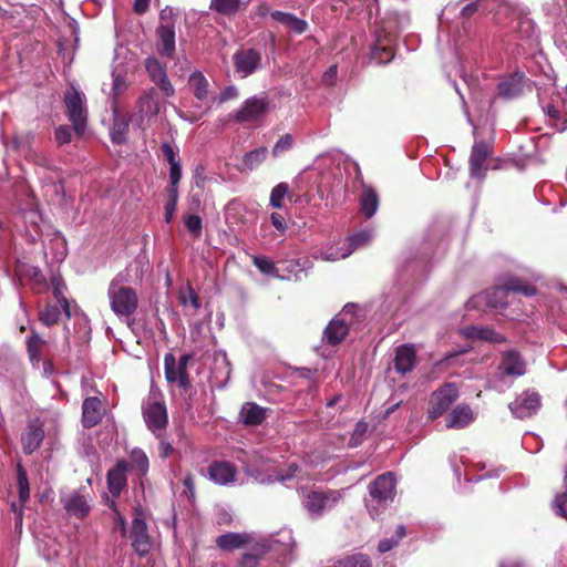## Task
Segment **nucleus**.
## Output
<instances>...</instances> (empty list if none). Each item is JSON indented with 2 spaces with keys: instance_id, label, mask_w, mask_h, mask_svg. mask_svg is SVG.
<instances>
[{
  "instance_id": "nucleus-62",
  "label": "nucleus",
  "mask_w": 567,
  "mask_h": 567,
  "mask_svg": "<svg viewBox=\"0 0 567 567\" xmlns=\"http://www.w3.org/2000/svg\"><path fill=\"white\" fill-rule=\"evenodd\" d=\"M240 567H258V557L254 554H244L240 561Z\"/></svg>"
},
{
  "instance_id": "nucleus-14",
  "label": "nucleus",
  "mask_w": 567,
  "mask_h": 567,
  "mask_svg": "<svg viewBox=\"0 0 567 567\" xmlns=\"http://www.w3.org/2000/svg\"><path fill=\"white\" fill-rule=\"evenodd\" d=\"M132 547L138 556H146L151 548L152 542L147 532V525L142 512L136 511L135 517L131 526Z\"/></svg>"
},
{
  "instance_id": "nucleus-35",
  "label": "nucleus",
  "mask_w": 567,
  "mask_h": 567,
  "mask_svg": "<svg viewBox=\"0 0 567 567\" xmlns=\"http://www.w3.org/2000/svg\"><path fill=\"white\" fill-rule=\"evenodd\" d=\"M44 343V339L34 330H32L31 336L27 339V353L31 364L35 368L40 364L41 351Z\"/></svg>"
},
{
  "instance_id": "nucleus-7",
  "label": "nucleus",
  "mask_w": 567,
  "mask_h": 567,
  "mask_svg": "<svg viewBox=\"0 0 567 567\" xmlns=\"http://www.w3.org/2000/svg\"><path fill=\"white\" fill-rule=\"evenodd\" d=\"M173 9L165 8L161 11V24L157 27V52L165 58H172L175 53V24L172 21Z\"/></svg>"
},
{
  "instance_id": "nucleus-36",
  "label": "nucleus",
  "mask_w": 567,
  "mask_h": 567,
  "mask_svg": "<svg viewBox=\"0 0 567 567\" xmlns=\"http://www.w3.org/2000/svg\"><path fill=\"white\" fill-rule=\"evenodd\" d=\"M270 17L280 22L281 24L288 27L296 33H303L307 29V22L297 18L296 16L282 11H272Z\"/></svg>"
},
{
  "instance_id": "nucleus-61",
  "label": "nucleus",
  "mask_w": 567,
  "mask_h": 567,
  "mask_svg": "<svg viewBox=\"0 0 567 567\" xmlns=\"http://www.w3.org/2000/svg\"><path fill=\"white\" fill-rule=\"evenodd\" d=\"M237 96H238V89L235 85H229L220 92V94L218 96V102L224 103L226 101L236 99Z\"/></svg>"
},
{
  "instance_id": "nucleus-20",
  "label": "nucleus",
  "mask_w": 567,
  "mask_h": 567,
  "mask_svg": "<svg viewBox=\"0 0 567 567\" xmlns=\"http://www.w3.org/2000/svg\"><path fill=\"white\" fill-rule=\"evenodd\" d=\"M61 502L66 513L79 519L85 518L91 512V505L87 496L81 494L79 491H73L70 494L62 496Z\"/></svg>"
},
{
  "instance_id": "nucleus-34",
  "label": "nucleus",
  "mask_w": 567,
  "mask_h": 567,
  "mask_svg": "<svg viewBox=\"0 0 567 567\" xmlns=\"http://www.w3.org/2000/svg\"><path fill=\"white\" fill-rule=\"evenodd\" d=\"M138 112L142 116H156L159 112V104L154 89L146 91L138 100Z\"/></svg>"
},
{
  "instance_id": "nucleus-3",
  "label": "nucleus",
  "mask_w": 567,
  "mask_h": 567,
  "mask_svg": "<svg viewBox=\"0 0 567 567\" xmlns=\"http://www.w3.org/2000/svg\"><path fill=\"white\" fill-rule=\"evenodd\" d=\"M244 472L246 473V475H248L259 484H272L279 482L288 486L291 481L300 483L312 480L310 473L307 470L299 466L297 463H290L286 472H266L251 464H247L244 466Z\"/></svg>"
},
{
  "instance_id": "nucleus-6",
  "label": "nucleus",
  "mask_w": 567,
  "mask_h": 567,
  "mask_svg": "<svg viewBox=\"0 0 567 567\" xmlns=\"http://www.w3.org/2000/svg\"><path fill=\"white\" fill-rule=\"evenodd\" d=\"M64 103L68 111V117L72 123V128L78 135H82L86 127L87 111L84 103L83 95L72 86L65 93Z\"/></svg>"
},
{
  "instance_id": "nucleus-56",
  "label": "nucleus",
  "mask_w": 567,
  "mask_h": 567,
  "mask_svg": "<svg viewBox=\"0 0 567 567\" xmlns=\"http://www.w3.org/2000/svg\"><path fill=\"white\" fill-rule=\"evenodd\" d=\"M181 302L184 306H187L188 303L194 308L198 309L200 307L199 298L195 290L192 287H187L186 292L181 293Z\"/></svg>"
},
{
  "instance_id": "nucleus-57",
  "label": "nucleus",
  "mask_w": 567,
  "mask_h": 567,
  "mask_svg": "<svg viewBox=\"0 0 567 567\" xmlns=\"http://www.w3.org/2000/svg\"><path fill=\"white\" fill-rule=\"evenodd\" d=\"M182 178V166L181 163H174L169 166V185L168 189H178V184Z\"/></svg>"
},
{
  "instance_id": "nucleus-17",
  "label": "nucleus",
  "mask_w": 567,
  "mask_h": 567,
  "mask_svg": "<svg viewBox=\"0 0 567 567\" xmlns=\"http://www.w3.org/2000/svg\"><path fill=\"white\" fill-rule=\"evenodd\" d=\"M237 475L236 466L227 461H213L207 467L208 480L220 486L235 484Z\"/></svg>"
},
{
  "instance_id": "nucleus-5",
  "label": "nucleus",
  "mask_w": 567,
  "mask_h": 567,
  "mask_svg": "<svg viewBox=\"0 0 567 567\" xmlns=\"http://www.w3.org/2000/svg\"><path fill=\"white\" fill-rule=\"evenodd\" d=\"M143 417L145 423L156 437H161L167 426L168 417L166 405L158 395L151 393L143 404Z\"/></svg>"
},
{
  "instance_id": "nucleus-40",
  "label": "nucleus",
  "mask_w": 567,
  "mask_h": 567,
  "mask_svg": "<svg viewBox=\"0 0 567 567\" xmlns=\"http://www.w3.org/2000/svg\"><path fill=\"white\" fill-rule=\"evenodd\" d=\"M128 132V122L121 117L117 111H114V122L111 128V140L115 144H123L126 141Z\"/></svg>"
},
{
  "instance_id": "nucleus-64",
  "label": "nucleus",
  "mask_w": 567,
  "mask_h": 567,
  "mask_svg": "<svg viewBox=\"0 0 567 567\" xmlns=\"http://www.w3.org/2000/svg\"><path fill=\"white\" fill-rule=\"evenodd\" d=\"M337 74H338V66L334 64V65H331L324 73H323V82L327 83V84H332L334 82V80L337 79Z\"/></svg>"
},
{
  "instance_id": "nucleus-55",
  "label": "nucleus",
  "mask_w": 567,
  "mask_h": 567,
  "mask_svg": "<svg viewBox=\"0 0 567 567\" xmlns=\"http://www.w3.org/2000/svg\"><path fill=\"white\" fill-rule=\"evenodd\" d=\"M293 138L290 134L282 135L275 144L272 148V155L275 157L280 156L282 153L289 151L292 147Z\"/></svg>"
},
{
  "instance_id": "nucleus-54",
  "label": "nucleus",
  "mask_w": 567,
  "mask_h": 567,
  "mask_svg": "<svg viewBox=\"0 0 567 567\" xmlns=\"http://www.w3.org/2000/svg\"><path fill=\"white\" fill-rule=\"evenodd\" d=\"M308 264L307 260H303L301 262V260H295V261H291L288 266H287V270L291 274V276H281L280 278H287V279H290L291 277H293L296 280H301L302 279V276H306V265Z\"/></svg>"
},
{
  "instance_id": "nucleus-31",
  "label": "nucleus",
  "mask_w": 567,
  "mask_h": 567,
  "mask_svg": "<svg viewBox=\"0 0 567 567\" xmlns=\"http://www.w3.org/2000/svg\"><path fill=\"white\" fill-rule=\"evenodd\" d=\"M102 419L101 401L95 398H86L82 404V423L84 427L95 426Z\"/></svg>"
},
{
  "instance_id": "nucleus-32",
  "label": "nucleus",
  "mask_w": 567,
  "mask_h": 567,
  "mask_svg": "<svg viewBox=\"0 0 567 567\" xmlns=\"http://www.w3.org/2000/svg\"><path fill=\"white\" fill-rule=\"evenodd\" d=\"M239 417L245 425H259L267 417V409L255 402H246L240 409Z\"/></svg>"
},
{
  "instance_id": "nucleus-38",
  "label": "nucleus",
  "mask_w": 567,
  "mask_h": 567,
  "mask_svg": "<svg viewBox=\"0 0 567 567\" xmlns=\"http://www.w3.org/2000/svg\"><path fill=\"white\" fill-rule=\"evenodd\" d=\"M189 86L197 100L205 101L208 99L209 83L202 72L196 71L192 73L189 76Z\"/></svg>"
},
{
  "instance_id": "nucleus-2",
  "label": "nucleus",
  "mask_w": 567,
  "mask_h": 567,
  "mask_svg": "<svg viewBox=\"0 0 567 567\" xmlns=\"http://www.w3.org/2000/svg\"><path fill=\"white\" fill-rule=\"evenodd\" d=\"M107 297L112 311L121 320H127L137 309L136 291L132 287L123 285L121 275L110 282Z\"/></svg>"
},
{
  "instance_id": "nucleus-19",
  "label": "nucleus",
  "mask_w": 567,
  "mask_h": 567,
  "mask_svg": "<svg viewBox=\"0 0 567 567\" xmlns=\"http://www.w3.org/2000/svg\"><path fill=\"white\" fill-rule=\"evenodd\" d=\"M145 69L151 80L158 86L166 97L175 94V89L172 85L165 68L155 58H147L145 60Z\"/></svg>"
},
{
  "instance_id": "nucleus-46",
  "label": "nucleus",
  "mask_w": 567,
  "mask_h": 567,
  "mask_svg": "<svg viewBox=\"0 0 567 567\" xmlns=\"http://www.w3.org/2000/svg\"><path fill=\"white\" fill-rule=\"evenodd\" d=\"M179 193L178 189H166V200H165V214L164 220L166 224L172 223L178 203Z\"/></svg>"
},
{
  "instance_id": "nucleus-10",
  "label": "nucleus",
  "mask_w": 567,
  "mask_h": 567,
  "mask_svg": "<svg viewBox=\"0 0 567 567\" xmlns=\"http://www.w3.org/2000/svg\"><path fill=\"white\" fill-rule=\"evenodd\" d=\"M235 73L246 79L262 68V54L256 49H240L233 55Z\"/></svg>"
},
{
  "instance_id": "nucleus-25",
  "label": "nucleus",
  "mask_w": 567,
  "mask_h": 567,
  "mask_svg": "<svg viewBox=\"0 0 567 567\" xmlns=\"http://www.w3.org/2000/svg\"><path fill=\"white\" fill-rule=\"evenodd\" d=\"M525 85V75L523 73H514L497 84L498 95L506 99H515L523 93Z\"/></svg>"
},
{
  "instance_id": "nucleus-44",
  "label": "nucleus",
  "mask_w": 567,
  "mask_h": 567,
  "mask_svg": "<svg viewBox=\"0 0 567 567\" xmlns=\"http://www.w3.org/2000/svg\"><path fill=\"white\" fill-rule=\"evenodd\" d=\"M515 31L520 38L535 39L537 37V29L533 20L528 17H519L515 27Z\"/></svg>"
},
{
  "instance_id": "nucleus-29",
  "label": "nucleus",
  "mask_w": 567,
  "mask_h": 567,
  "mask_svg": "<svg viewBox=\"0 0 567 567\" xmlns=\"http://www.w3.org/2000/svg\"><path fill=\"white\" fill-rule=\"evenodd\" d=\"M43 437L44 431L38 421L29 422L27 431L21 437L23 452L32 454L40 446Z\"/></svg>"
},
{
  "instance_id": "nucleus-30",
  "label": "nucleus",
  "mask_w": 567,
  "mask_h": 567,
  "mask_svg": "<svg viewBox=\"0 0 567 567\" xmlns=\"http://www.w3.org/2000/svg\"><path fill=\"white\" fill-rule=\"evenodd\" d=\"M251 540L248 533H225L217 537L216 545L221 550L230 551L247 546Z\"/></svg>"
},
{
  "instance_id": "nucleus-12",
  "label": "nucleus",
  "mask_w": 567,
  "mask_h": 567,
  "mask_svg": "<svg viewBox=\"0 0 567 567\" xmlns=\"http://www.w3.org/2000/svg\"><path fill=\"white\" fill-rule=\"evenodd\" d=\"M269 110V102L266 95H254L244 101L240 109L234 114L238 123L260 121Z\"/></svg>"
},
{
  "instance_id": "nucleus-42",
  "label": "nucleus",
  "mask_w": 567,
  "mask_h": 567,
  "mask_svg": "<svg viewBox=\"0 0 567 567\" xmlns=\"http://www.w3.org/2000/svg\"><path fill=\"white\" fill-rule=\"evenodd\" d=\"M131 467L136 470L140 475H145L148 472L150 462L148 457L142 449L135 447L131 454Z\"/></svg>"
},
{
  "instance_id": "nucleus-50",
  "label": "nucleus",
  "mask_w": 567,
  "mask_h": 567,
  "mask_svg": "<svg viewBox=\"0 0 567 567\" xmlns=\"http://www.w3.org/2000/svg\"><path fill=\"white\" fill-rule=\"evenodd\" d=\"M405 536V527L403 525H399L393 536L390 538H384L380 540L378 545L379 553L383 554L391 550L395 547L399 542Z\"/></svg>"
},
{
  "instance_id": "nucleus-58",
  "label": "nucleus",
  "mask_w": 567,
  "mask_h": 567,
  "mask_svg": "<svg viewBox=\"0 0 567 567\" xmlns=\"http://www.w3.org/2000/svg\"><path fill=\"white\" fill-rule=\"evenodd\" d=\"M54 136L59 145L68 144L72 138V128L68 125H60L55 128Z\"/></svg>"
},
{
  "instance_id": "nucleus-24",
  "label": "nucleus",
  "mask_w": 567,
  "mask_h": 567,
  "mask_svg": "<svg viewBox=\"0 0 567 567\" xmlns=\"http://www.w3.org/2000/svg\"><path fill=\"white\" fill-rule=\"evenodd\" d=\"M503 375L522 377L526 372V363L518 352L509 350L503 353L502 363L498 368Z\"/></svg>"
},
{
  "instance_id": "nucleus-39",
  "label": "nucleus",
  "mask_w": 567,
  "mask_h": 567,
  "mask_svg": "<svg viewBox=\"0 0 567 567\" xmlns=\"http://www.w3.org/2000/svg\"><path fill=\"white\" fill-rule=\"evenodd\" d=\"M462 333L470 339L486 340L491 342H499L503 340L501 334L489 328L470 327L464 329Z\"/></svg>"
},
{
  "instance_id": "nucleus-23",
  "label": "nucleus",
  "mask_w": 567,
  "mask_h": 567,
  "mask_svg": "<svg viewBox=\"0 0 567 567\" xmlns=\"http://www.w3.org/2000/svg\"><path fill=\"white\" fill-rule=\"evenodd\" d=\"M416 364V350L412 344H402L396 348L394 369L401 374L411 372Z\"/></svg>"
},
{
  "instance_id": "nucleus-26",
  "label": "nucleus",
  "mask_w": 567,
  "mask_h": 567,
  "mask_svg": "<svg viewBox=\"0 0 567 567\" xmlns=\"http://www.w3.org/2000/svg\"><path fill=\"white\" fill-rule=\"evenodd\" d=\"M394 42V38L392 35H382L381 33L377 34V40L371 50V60L377 64H385L393 59V48L392 44Z\"/></svg>"
},
{
  "instance_id": "nucleus-45",
  "label": "nucleus",
  "mask_w": 567,
  "mask_h": 567,
  "mask_svg": "<svg viewBox=\"0 0 567 567\" xmlns=\"http://www.w3.org/2000/svg\"><path fill=\"white\" fill-rule=\"evenodd\" d=\"M17 485L19 492V499L22 507L29 501L30 487L27 473L21 465H18L17 468Z\"/></svg>"
},
{
  "instance_id": "nucleus-63",
  "label": "nucleus",
  "mask_w": 567,
  "mask_h": 567,
  "mask_svg": "<svg viewBox=\"0 0 567 567\" xmlns=\"http://www.w3.org/2000/svg\"><path fill=\"white\" fill-rule=\"evenodd\" d=\"M113 92L115 95L121 94L126 90V82L124 79H122L120 75H114L113 79Z\"/></svg>"
},
{
  "instance_id": "nucleus-4",
  "label": "nucleus",
  "mask_w": 567,
  "mask_h": 567,
  "mask_svg": "<svg viewBox=\"0 0 567 567\" xmlns=\"http://www.w3.org/2000/svg\"><path fill=\"white\" fill-rule=\"evenodd\" d=\"M395 484L396 480L394 474L389 472L378 476L369 485L370 497L365 499V506L373 518L393 501Z\"/></svg>"
},
{
  "instance_id": "nucleus-22",
  "label": "nucleus",
  "mask_w": 567,
  "mask_h": 567,
  "mask_svg": "<svg viewBox=\"0 0 567 567\" xmlns=\"http://www.w3.org/2000/svg\"><path fill=\"white\" fill-rule=\"evenodd\" d=\"M128 470V464L120 460L116 462L115 466L109 470L107 472V488L109 492L114 497H118L126 486L127 477L126 473Z\"/></svg>"
},
{
  "instance_id": "nucleus-15",
  "label": "nucleus",
  "mask_w": 567,
  "mask_h": 567,
  "mask_svg": "<svg viewBox=\"0 0 567 567\" xmlns=\"http://www.w3.org/2000/svg\"><path fill=\"white\" fill-rule=\"evenodd\" d=\"M492 154V144L486 141L475 142L472 146L470 155V175L473 178L482 181L487 167L485 166L486 159Z\"/></svg>"
},
{
  "instance_id": "nucleus-9",
  "label": "nucleus",
  "mask_w": 567,
  "mask_h": 567,
  "mask_svg": "<svg viewBox=\"0 0 567 567\" xmlns=\"http://www.w3.org/2000/svg\"><path fill=\"white\" fill-rule=\"evenodd\" d=\"M458 398V388L454 383H446L433 392L430 400L427 416L435 420L443 415Z\"/></svg>"
},
{
  "instance_id": "nucleus-11",
  "label": "nucleus",
  "mask_w": 567,
  "mask_h": 567,
  "mask_svg": "<svg viewBox=\"0 0 567 567\" xmlns=\"http://www.w3.org/2000/svg\"><path fill=\"white\" fill-rule=\"evenodd\" d=\"M192 359L190 354H183L176 361L174 354L167 353L164 358L165 378L169 383H178L182 389H187L190 385L189 374L187 372V364Z\"/></svg>"
},
{
  "instance_id": "nucleus-27",
  "label": "nucleus",
  "mask_w": 567,
  "mask_h": 567,
  "mask_svg": "<svg viewBox=\"0 0 567 567\" xmlns=\"http://www.w3.org/2000/svg\"><path fill=\"white\" fill-rule=\"evenodd\" d=\"M475 420V414L468 404L456 405L446 416L447 429H464Z\"/></svg>"
},
{
  "instance_id": "nucleus-52",
  "label": "nucleus",
  "mask_w": 567,
  "mask_h": 567,
  "mask_svg": "<svg viewBox=\"0 0 567 567\" xmlns=\"http://www.w3.org/2000/svg\"><path fill=\"white\" fill-rule=\"evenodd\" d=\"M40 321L50 327L55 324L60 319V310L56 306L48 305L39 315Z\"/></svg>"
},
{
  "instance_id": "nucleus-18",
  "label": "nucleus",
  "mask_w": 567,
  "mask_h": 567,
  "mask_svg": "<svg viewBox=\"0 0 567 567\" xmlns=\"http://www.w3.org/2000/svg\"><path fill=\"white\" fill-rule=\"evenodd\" d=\"M540 396L537 392L525 391L509 404V410L514 416L526 419L534 415L540 409Z\"/></svg>"
},
{
  "instance_id": "nucleus-8",
  "label": "nucleus",
  "mask_w": 567,
  "mask_h": 567,
  "mask_svg": "<svg viewBox=\"0 0 567 567\" xmlns=\"http://www.w3.org/2000/svg\"><path fill=\"white\" fill-rule=\"evenodd\" d=\"M341 497L340 491H311L303 499V506L311 516L319 517L332 509Z\"/></svg>"
},
{
  "instance_id": "nucleus-43",
  "label": "nucleus",
  "mask_w": 567,
  "mask_h": 567,
  "mask_svg": "<svg viewBox=\"0 0 567 567\" xmlns=\"http://www.w3.org/2000/svg\"><path fill=\"white\" fill-rule=\"evenodd\" d=\"M52 287H53V296L56 299V301L60 303V306L62 307L64 315L66 316V318H71L70 303L64 296V291L66 289L65 285L63 284V281L60 278L54 277L52 279Z\"/></svg>"
},
{
  "instance_id": "nucleus-1",
  "label": "nucleus",
  "mask_w": 567,
  "mask_h": 567,
  "mask_svg": "<svg viewBox=\"0 0 567 567\" xmlns=\"http://www.w3.org/2000/svg\"><path fill=\"white\" fill-rule=\"evenodd\" d=\"M511 292L532 297L536 293L534 286L523 282L516 277H506L501 285L473 296L467 302V309H480L483 306L498 310L507 306Z\"/></svg>"
},
{
  "instance_id": "nucleus-49",
  "label": "nucleus",
  "mask_w": 567,
  "mask_h": 567,
  "mask_svg": "<svg viewBox=\"0 0 567 567\" xmlns=\"http://www.w3.org/2000/svg\"><path fill=\"white\" fill-rule=\"evenodd\" d=\"M288 193H289V186L287 183L282 182V183L277 184L271 189L269 205L274 208H278V209L282 208V206H284L282 200L288 195Z\"/></svg>"
},
{
  "instance_id": "nucleus-53",
  "label": "nucleus",
  "mask_w": 567,
  "mask_h": 567,
  "mask_svg": "<svg viewBox=\"0 0 567 567\" xmlns=\"http://www.w3.org/2000/svg\"><path fill=\"white\" fill-rule=\"evenodd\" d=\"M185 227L194 238H199L202 235L203 221L198 215H188L185 217Z\"/></svg>"
},
{
  "instance_id": "nucleus-60",
  "label": "nucleus",
  "mask_w": 567,
  "mask_h": 567,
  "mask_svg": "<svg viewBox=\"0 0 567 567\" xmlns=\"http://www.w3.org/2000/svg\"><path fill=\"white\" fill-rule=\"evenodd\" d=\"M161 150H162L163 156L168 162L169 166L173 165L174 163H179V161L176 157V152L169 143H167V142L163 143L161 145Z\"/></svg>"
},
{
  "instance_id": "nucleus-41",
  "label": "nucleus",
  "mask_w": 567,
  "mask_h": 567,
  "mask_svg": "<svg viewBox=\"0 0 567 567\" xmlns=\"http://www.w3.org/2000/svg\"><path fill=\"white\" fill-rule=\"evenodd\" d=\"M268 155L267 147H259L247 152L243 157V165L249 169L254 171L265 162Z\"/></svg>"
},
{
  "instance_id": "nucleus-21",
  "label": "nucleus",
  "mask_w": 567,
  "mask_h": 567,
  "mask_svg": "<svg viewBox=\"0 0 567 567\" xmlns=\"http://www.w3.org/2000/svg\"><path fill=\"white\" fill-rule=\"evenodd\" d=\"M33 141L34 135L29 132L23 135L14 136L12 146L13 148L22 152L28 161L33 162L40 167H47L49 163L47 157L31 148Z\"/></svg>"
},
{
  "instance_id": "nucleus-16",
  "label": "nucleus",
  "mask_w": 567,
  "mask_h": 567,
  "mask_svg": "<svg viewBox=\"0 0 567 567\" xmlns=\"http://www.w3.org/2000/svg\"><path fill=\"white\" fill-rule=\"evenodd\" d=\"M355 308L354 305L344 306L342 313L333 318L323 331V341L329 344L336 346L340 343L349 331V323L341 316L346 317L352 313Z\"/></svg>"
},
{
  "instance_id": "nucleus-37",
  "label": "nucleus",
  "mask_w": 567,
  "mask_h": 567,
  "mask_svg": "<svg viewBox=\"0 0 567 567\" xmlns=\"http://www.w3.org/2000/svg\"><path fill=\"white\" fill-rule=\"evenodd\" d=\"M333 567H372V561L369 555L363 553H352L338 558Z\"/></svg>"
},
{
  "instance_id": "nucleus-28",
  "label": "nucleus",
  "mask_w": 567,
  "mask_h": 567,
  "mask_svg": "<svg viewBox=\"0 0 567 567\" xmlns=\"http://www.w3.org/2000/svg\"><path fill=\"white\" fill-rule=\"evenodd\" d=\"M295 545V540L292 537V532L289 529H284L278 533L276 536H271V538L267 543H262L261 553L267 550H278L280 554L290 553Z\"/></svg>"
},
{
  "instance_id": "nucleus-33",
  "label": "nucleus",
  "mask_w": 567,
  "mask_h": 567,
  "mask_svg": "<svg viewBox=\"0 0 567 567\" xmlns=\"http://www.w3.org/2000/svg\"><path fill=\"white\" fill-rule=\"evenodd\" d=\"M379 208V196L377 192L369 186H364L360 197V209L365 218L374 216Z\"/></svg>"
},
{
  "instance_id": "nucleus-13",
  "label": "nucleus",
  "mask_w": 567,
  "mask_h": 567,
  "mask_svg": "<svg viewBox=\"0 0 567 567\" xmlns=\"http://www.w3.org/2000/svg\"><path fill=\"white\" fill-rule=\"evenodd\" d=\"M374 233L372 229L360 230L347 238L343 247L336 251L322 252L321 258L327 261H336L349 257L355 249L362 248L371 243Z\"/></svg>"
},
{
  "instance_id": "nucleus-47",
  "label": "nucleus",
  "mask_w": 567,
  "mask_h": 567,
  "mask_svg": "<svg viewBox=\"0 0 567 567\" xmlns=\"http://www.w3.org/2000/svg\"><path fill=\"white\" fill-rule=\"evenodd\" d=\"M239 7L240 0H210V9L225 16L237 12Z\"/></svg>"
},
{
  "instance_id": "nucleus-48",
  "label": "nucleus",
  "mask_w": 567,
  "mask_h": 567,
  "mask_svg": "<svg viewBox=\"0 0 567 567\" xmlns=\"http://www.w3.org/2000/svg\"><path fill=\"white\" fill-rule=\"evenodd\" d=\"M252 264L256 266V268L266 276H272V277H281L278 274V269L272 260H270L267 257L264 256H255L252 258Z\"/></svg>"
},
{
  "instance_id": "nucleus-59",
  "label": "nucleus",
  "mask_w": 567,
  "mask_h": 567,
  "mask_svg": "<svg viewBox=\"0 0 567 567\" xmlns=\"http://www.w3.org/2000/svg\"><path fill=\"white\" fill-rule=\"evenodd\" d=\"M271 225L279 231V234L284 235L287 230V223L285 217L279 213H272L270 215Z\"/></svg>"
},
{
  "instance_id": "nucleus-51",
  "label": "nucleus",
  "mask_w": 567,
  "mask_h": 567,
  "mask_svg": "<svg viewBox=\"0 0 567 567\" xmlns=\"http://www.w3.org/2000/svg\"><path fill=\"white\" fill-rule=\"evenodd\" d=\"M507 377L508 375H503L502 372L498 370V373H496L495 375L491 377L487 380L486 389L495 390L499 393L505 392L512 385V382L506 380Z\"/></svg>"
}]
</instances>
